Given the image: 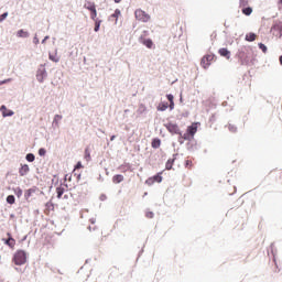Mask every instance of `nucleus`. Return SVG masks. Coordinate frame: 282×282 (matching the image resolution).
<instances>
[{"label": "nucleus", "instance_id": "f257e3e1", "mask_svg": "<svg viewBox=\"0 0 282 282\" xmlns=\"http://www.w3.org/2000/svg\"><path fill=\"white\" fill-rule=\"evenodd\" d=\"M238 58L241 65H250L252 63V50L243 46L238 53Z\"/></svg>", "mask_w": 282, "mask_h": 282}, {"label": "nucleus", "instance_id": "f03ea898", "mask_svg": "<svg viewBox=\"0 0 282 282\" xmlns=\"http://www.w3.org/2000/svg\"><path fill=\"white\" fill-rule=\"evenodd\" d=\"M12 263L14 265H25L28 263V252L22 249L17 250L12 257Z\"/></svg>", "mask_w": 282, "mask_h": 282}, {"label": "nucleus", "instance_id": "7ed1b4c3", "mask_svg": "<svg viewBox=\"0 0 282 282\" xmlns=\"http://www.w3.org/2000/svg\"><path fill=\"white\" fill-rule=\"evenodd\" d=\"M135 19L142 23H149L151 21V15L144 12L142 9H137L134 12Z\"/></svg>", "mask_w": 282, "mask_h": 282}, {"label": "nucleus", "instance_id": "20e7f679", "mask_svg": "<svg viewBox=\"0 0 282 282\" xmlns=\"http://www.w3.org/2000/svg\"><path fill=\"white\" fill-rule=\"evenodd\" d=\"M197 133V123H192L187 127V132L184 135H181V140H191Z\"/></svg>", "mask_w": 282, "mask_h": 282}, {"label": "nucleus", "instance_id": "39448f33", "mask_svg": "<svg viewBox=\"0 0 282 282\" xmlns=\"http://www.w3.org/2000/svg\"><path fill=\"white\" fill-rule=\"evenodd\" d=\"M213 61H215V54L209 53L203 56L200 61V66L203 69H208L209 65H213Z\"/></svg>", "mask_w": 282, "mask_h": 282}, {"label": "nucleus", "instance_id": "423d86ee", "mask_svg": "<svg viewBox=\"0 0 282 282\" xmlns=\"http://www.w3.org/2000/svg\"><path fill=\"white\" fill-rule=\"evenodd\" d=\"M162 183V172L161 173H158L156 175L152 176V177H149L147 181H145V184H148V186H153L154 183Z\"/></svg>", "mask_w": 282, "mask_h": 282}, {"label": "nucleus", "instance_id": "0eeeda50", "mask_svg": "<svg viewBox=\"0 0 282 282\" xmlns=\"http://www.w3.org/2000/svg\"><path fill=\"white\" fill-rule=\"evenodd\" d=\"M166 129L170 133H175L176 135L182 137V132L180 131V126H177V123H167Z\"/></svg>", "mask_w": 282, "mask_h": 282}, {"label": "nucleus", "instance_id": "6e6552de", "mask_svg": "<svg viewBox=\"0 0 282 282\" xmlns=\"http://www.w3.org/2000/svg\"><path fill=\"white\" fill-rule=\"evenodd\" d=\"M7 236L9 237L8 239H3L6 246L11 248V250H14V246H17V240L12 238V234L8 232Z\"/></svg>", "mask_w": 282, "mask_h": 282}, {"label": "nucleus", "instance_id": "1a4fd4ad", "mask_svg": "<svg viewBox=\"0 0 282 282\" xmlns=\"http://www.w3.org/2000/svg\"><path fill=\"white\" fill-rule=\"evenodd\" d=\"M45 76H47V73L45 72V68L39 69L36 73V79L39 83H43L45 80Z\"/></svg>", "mask_w": 282, "mask_h": 282}, {"label": "nucleus", "instance_id": "9d476101", "mask_svg": "<svg viewBox=\"0 0 282 282\" xmlns=\"http://www.w3.org/2000/svg\"><path fill=\"white\" fill-rule=\"evenodd\" d=\"M140 43H142V45H145V47H148V50H152L153 48V40L151 39H140Z\"/></svg>", "mask_w": 282, "mask_h": 282}, {"label": "nucleus", "instance_id": "9b49d317", "mask_svg": "<svg viewBox=\"0 0 282 282\" xmlns=\"http://www.w3.org/2000/svg\"><path fill=\"white\" fill-rule=\"evenodd\" d=\"M273 32H278L276 36H282V22L275 23L272 29Z\"/></svg>", "mask_w": 282, "mask_h": 282}, {"label": "nucleus", "instance_id": "f8f14e48", "mask_svg": "<svg viewBox=\"0 0 282 282\" xmlns=\"http://www.w3.org/2000/svg\"><path fill=\"white\" fill-rule=\"evenodd\" d=\"M0 111H2L3 118L14 116V112L12 110H8L6 106H1Z\"/></svg>", "mask_w": 282, "mask_h": 282}, {"label": "nucleus", "instance_id": "ddd939ff", "mask_svg": "<svg viewBox=\"0 0 282 282\" xmlns=\"http://www.w3.org/2000/svg\"><path fill=\"white\" fill-rule=\"evenodd\" d=\"M218 54L227 58V61H230V51H228V48H219Z\"/></svg>", "mask_w": 282, "mask_h": 282}, {"label": "nucleus", "instance_id": "4468645a", "mask_svg": "<svg viewBox=\"0 0 282 282\" xmlns=\"http://www.w3.org/2000/svg\"><path fill=\"white\" fill-rule=\"evenodd\" d=\"M113 184H120L121 182H124V176L122 174H116L112 176Z\"/></svg>", "mask_w": 282, "mask_h": 282}, {"label": "nucleus", "instance_id": "2eb2a0df", "mask_svg": "<svg viewBox=\"0 0 282 282\" xmlns=\"http://www.w3.org/2000/svg\"><path fill=\"white\" fill-rule=\"evenodd\" d=\"M19 173L22 177L28 175V173H30V166L28 164L22 165Z\"/></svg>", "mask_w": 282, "mask_h": 282}, {"label": "nucleus", "instance_id": "dca6fc26", "mask_svg": "<svg viewBox=\"0 0 282 282\" xmlns=\"http://www.w3.org/2000/svg\"><path fill=\"white\" fill-rule=\"evenodd\" d=\"M84 8L86 10H89V12H91V10H96V3L91 2V1H87V2H85Z\"/></svg>", "mask_w": 282, "mask_h": 282}, {"label": "nucleus", "instance_id": "f3484780", "mask_svg": "<svg viewBox=\"0 0 282 282\" xmlns=\"http://www.w3.org/2000/svg\"><path fill=\"white\" fill-rule=\"evenodd\" d=\"M17 36H19L20 39H28V36H30V33H28V31H23L22 29L18 31Z\"/></svg>", "mask_w": 282, "mask_h": 282}, {"label": "nucleus", "instance_id": "a211bd4d", "mask_svg": "<svg viewBox=\"0 0 282 282\" xmlns=\"http://www.w3.org/2000/svg\"><path fill=\"white\" fill-rule=\"evenodd\" d=\"M161 144H162V141L160 139H153L151 147L152 149H160Z\"/></svg>", "mask_w": 282, "mask_h": 282}, {"label": "nucleus", "instance_id": "6ab92c4d", "mask_svg": "<svg viewBox=\"0 0 282 282\" xmlns=\"http://www.w3.org/2000/svg\"><path fill=\"white\" fill-rule=\"evenodd\" d=\"M245 39H246V41H248L249 43H252V41H257V34H254V33H248Z\"/></svg>", "mask_w": 282, "mask_h": 282}, {"label": "nucleus", "instance_id": "aec40b11", "mask_svg": "<svg viewBox=\"0 0 282 282\" xmlns=\"http://www.w3.org/2000/svg\"><path fill=\"white\" fill-rule=\"evenodd\" d=\"M169 109V102H162L158 106V111H166Z\"/></svg>", "mask_w": 282, "mask_h": 282}, {"label": "nucleus", "instance_id": "412c9836", "mask_svg": "<svg viewBox=\"0 0 282 282\" xmlns=\"http://www.w3.org/2000/svg\"><path fill=\"white\" fill-rule=\"evenodd\" d=\"M120 10L119 9H117V10H115V13H112L111 15H110V19H115V23H118V18L120 17Z\"/></svg>", "mask_w": 282, "mask_h": 282}, {"label": "nucleus", "instance_id": "4be33fe9", "mask_svg": "<svg viewBox=\"0 0 282 282\" xmlns=\"http://www.w3.org/2000/svg\"><path fill=\"white\" fill-rule=\"evenodd\" d=\"M97 17H98V11H97L96 9H93V10L90 11V19H91L93 21H99V19H97Z\"/></svg>", "mask_w": 282, "mask_h": 282}, {"label": "nucleus", "instance_id": "5701e85b", "mask_svg": "<svg viewBox=\"0 0 282 282\" xmlns=\"http://www.w3.org/2000/svg\"><path fill=\"white\" fill-rule=\"evenodd\" d=\"M63 120V116L61 115H55L54 120H53V124H55V127H58V123Z\"/></svg>", "mask_w": 282, "mask_h": 282}, {"label": "nucleus", "instance_id": "b1692460", "mask_svg": "<svg viewBox=\"0 0 282 282\" xmlns=\"http://www.w3.org/2000/svg\"><path fill=\"white\" fill-rule=\"evenodd\" d=\"M173 162H175V160H173V159L167 160V162L165 164L166 171H171V169H173Z\"/></svg>", "mask_w": 282, "mask_h": 282}, {"label": "nucleus", "instance_id": "393cba45", "mask_svg": "<svg viewBox=\"0 0 282 282\" xmlns=\"http://www.w3.org/2000/svg\"><path fill=\"white\" fill-rule=\"evenodd\" d=\"M242 14H245L246 17H250V14H252V8L250 7L243 8Z\"/></svg>", "mask_w": 282, "mask_h": 282}, {"label": "nucleus", "instance_id": "a878e982", "mask_svg": "<svg viewBox=\"0 0 282 282\" xmlns=\"http://www.w3.org/2000/svg\"><path fill=\"white\" fill-rule=\"evenodd\" d=\"M94 22H95V29H94L95 32H99L102 20H94Z\"/></svg>", "mask_w": 282, "mask_h": 282}, {"label": "nucleus", "instance_id": "bb28decb", "mask_svg": "<svg viewBox=\"0 0 282 282\" xmlns=\"http://www.w3.org/2000/svg\"><path fill=\"white\" fill-rule=\"evenodd\" d=\"M57 198L61 199L63 197V193H65V189L63 187L56 188Z\"/></svg>", "mask_w": 282, "mask_h": 282}, {"label": "nucleus", "instance_id": "cd10ccee", "mask_svg": "<svg viewBox=\"0 0 282 282\" xmlns=\"http://www.w3.org/2000/svg\"><path fill=\"white\" fill-rule=\"evenodd\" d=\"M84 158H85V160H87V162H89V160H91V153L89 152L88 148L85 149Z\"/></svg>", "mask_w": 282, "mask_h": 282}, {"label": "nucleus", "instance_id": "c85d7f7f", "mask_svg": "<svg viewBox=\"0 0 282 282\" xmlns=\"http://www.w3.org/2000/svg\"><path fill=\"white\" fill-rule=\"evenodd\" d=\"M258 45H259V48L263 52V54L268 52V46H265V44L259 43Z\"/></svg>", "mask_w": 282, "mask_h": 282}, {"label": "nucleus", "instance_id": "c756f323", "mask_svg": "<svg viewBox=\"0 0 282 282\" xmlns=\"http://www.w3.org/2000/svg\"><path fill=\"white\" fill-rule=\"evenodd\" d=\"M14 202H15L14 195H9V196L7 197V203H8V204H14Z\"/></svg>", "mask_w": 282, "mask_h": 282}, {"label": "nucleus", "instance_id": "7c9ffc66", "mask_svg": "<svg viewBox=\"0 0 282 282\" xmlns=\"http://www.w3.org/2000/svg\"><path fill=\"white\" fill-rule=\"evenodd\" d=\"M34 160H35L34 154H32V153L26 154V161L28 162H34Z\"/></svg>", "mask_w": 282, "mask_h": 282}, {"label": "nucleus", "instance_id": "2f4dec72", "mask_svg": "<svg viewBox=\"0 0 282 282\" xmlns=\"http://www.w3.org/2000/svg\"><path fill=\"white\" fill-rule=\"evenodd\" d=\"M45 207L47 208V210H54V204L52 202L46 203Z\"/></svg>", "mask_w": 282, "mask_h": 282}, {"label": "nucleus", "instance_id": "473e14b6", "mask_svg": "<svg viewBox=\"0 0 282 282\" xmlns=\"http://www.w3.org/2000/svg\"><path fill=\"white\" fill-rule=\"evenodd\" d=\"M145 217H147L148 219H153V217H155V214H153V212H147V213H145Z\"/></svg>", "mask_w": 282, "mask_h": 282}, {"label": "nucleus", "instance_id": "72a5a7b5", "mask_svg": "<svg viewBox=\"0 0 282 282\" xmlns=\"http://www.w3.org/2000/svg\"><path fill=\"white\" fill-rule=\"evenodd\" d=\"M239 6L240 8H246V6H248V0H240Z\"/></svg>", "mask_w": 282, "mask_h": 282}, {"label": "nucleus", "instance_id": "f704fd0d", "mask_svg": "<svg viewBox=\"0 0 282 282\" xmlns=\"http://www.w3.org/2000/svg\"><path fill=\"white\" fill-rule=\"evenodd\" d=\"M50 61H53V63H58V58L52 54L48 55Z\"/></svg>", "mask_w": 282, "mask_h": 282}, {"label": "nucleus", "instance_id": "c9c22d12", "mask_svg": "<svg viewBox=\"0 0 282 282\" xmlns=\"http://www.w3.org/2000/svg\"><path fill=\"white\" fill-rule=\"evenodd\" d=\"M229 131H231V133H236L237 132V127L229 124L228 126Z\"/></svg>", "mask_w": 282, "mask_h": 282}, {"label": "nucleus", "instance_id": "e433bc0d", "mask_svg": "<svg viewBox=\"0 0 282 282\" xmlns=\"http://www.w3.org/2000/svg\"><path fill=\"white\" fill-rule=\"evenodd\" d=\"M6 19H8V12H4L3 14L0 15V23L2 21H6Z\"/></svg>", "mask_w": 282, "mask_h": 282}, {"label": "nucleus", "instance_id": "4c0bfd02", "mask_svg": "<svg viewBox=\"0 0 282 282\" xmlns=\"http://www.w3.org/2000/svg\"><path fill=\"white\" fill-rule=\"evenodd\" d=\"M46 153H47V151L45 149H43V148H41L39 150V155H41V156L45 155Z\"/></svg>", "mask_w": 282, "mask_h": 282}, {"label": "nucleus", "instance_id": "58836bf2", "mask_svg": "<svg viewBox=\"0 0 282 282\" xmlns=\"http://www.w3.org/2000/svg\"><path fill=\"white\" fill-rule=\"evenodd\" d=\"M185 164H186V167H187V169H191V166H193V161L187 160V161L185 162Z\"/></svg>", "mask_w": 282, "mask_h": 282}, {"label": "nucleus", "instance_id": "ea45409f", "mask_svg": "<svg viewBox=\"0 0 282 282\" xmlns=\"http://www.w3.org/2000/svg\"><path fill=\"white\" fill-rule=\"evenodd\" d=\"M166 98H167L169 102H174L173 101V99H174L173 95H167Z\"/></svg>", "mask_w": 282, "mask_h": 282}, {"label": "nucleus", "instance_id": "a19ab883", "mask_svg": "<svg viewBox=\"0 0 282 282\" xmlns=\"http://www.w3.org/2000/svg\"><path fill=\"white\" fill-rule=\"evenodd\" d=\"M75 169H83V163L82 162H77V164L75 165Z\"/></svg>", "mask_w": 282, "mask_h": 282}, {"label": "nucleus", "instance_id": "79ce46f5", "mask_svg": "<svg viewBox=\"0 0 282 282\" xmlns=\"http://www.w3.org/2000/svg\"><path fill=\"white\" fill-rule=\"evenodd\" d=\"M12 79H4V80H2V82H0V85H6V83H10Z\"/></svg>", "mask_w": 282, "mask_h": 282}, {"label": "nucleus", "instance_id": "37998d69", "mask_svg": "<svg viewBox=\"0 0 282 282\" xmlns=\"http://www.w3.org/2000/svg\"><path fill=\"white\" fill-rule=\"evenodd\" d=\"M170 109L171 110L175 109V102L174 101L170 102Z\"/></svg>", "mask_w": 282, "mask_h": 282}, {"label": "nucleus", "instance_id": "c03bdc74", "mask_svg": "<svg viewBox=\"0 0 282 282\" xmlns=\"http://www.w3.org/2000/svg\"><path fill=\"white\" fill-rule=\"evenodd\" d=\"M33 42H34L35 45H39V37L35 36V37L33 39Z\"/></svg>", "mask_w": 282, "mask_h": 282}, {"label": "nucleus", "instance_id": "a18cd8bd", "mask_svg": "<svg viewBox=\"0 0 282 282\" xmlns=\"http://www.w3.org/2000/svg\"><path fill=\"white\" fill-rule=\"evenodd\" d=\"M47 39H50L48 35H46V36L43 39L42 43H45V42L47 41Z\"/></svg>", "mask_w": 282, "mask_h": 282}, {"label": "nucleus", "instance_id": "49530a36", "mask_svg": "<svg viewBox=\"0 0 282 282\" xmlns=\"http://www.w3.org/2000/svg\"><path fill=\"white\" fill-rule=\"evenodd\" d=\"M110 140H111V142H113V141L116 140V135H112V137L110 138Z\"/></svg>", "mask_w": 282, "mask_h": 282}, {"label": "nucleus", "instance_id": "de8ad7c7", "mask_svg": "<svg viewBox=\"0 0 282 282\" xmlns=\"http://www.w3.org/2000/svg\"><path fill=\"white\" fill-rule=\"evenodd\" d=\"M115 3H120L122 0H113Z\"/></svg>", "mask_w": 282, "mask_h": 282}, {"label": "nucleus", "instance_id": "09e8293b", "mask_svg": "<svg viewBox=\"0 0 282 282\" xmlns=\"http://www.w3.org/2000/svg\"><path fill=\"white\" fill-rule=\"evenodd\" d=\"M28 193L29 196L32 195V189H29Z\"/></svg>", "mask_w": 282, "mask_h": 282}, {"label": "nucleus", "instance_id": "8fccbe9b", "mask_svg": "<svg viewBox=\"0 0 282 282\" xmlns=\"http://www.w3.org/2000/svg\"><path fill=\"white\" fill-rule=\"evenodd\" d=\"M23 192L21 191V189H19V192H18V195H21Z\"/></svg>", "mask_w": 282, "mask_h": 282}, {"label": "nucleus", "instance_id": "3c124183", "mask_svg": "<svg viewBox=\"0 0 282 282\" xmlns=\"http://www.w3.org/2000/svg\"><path fill=\"white\" fill-rule=\"evenodd\" d=\"M23 192L21 191V189H19V192H18V195H21Z\"/></svg>", "mask_w": 282, "mask_h": 282}, {"label": "nucleus", "instance_id": "603ef678", "mask_svg": "<svg viewBox=\"0 0 282 282\" xmlns=\"http://www.w3.org/2000/svg\"><path fill=\"white\" fill-rule=\"evenodd\" d=\"M280 64L282 65V55L280 56Z\"/></svg>", "mask_w": 282, "mask_h": 282}, {"label": "nucleus", "instance_id": "864d4df0", "mask_svg": "<svg viewBox=\"0 0 282 282\" xmlns=\"http://www.w3.org/2000/svg\"><path fill=\"white\" fill-rule=\"evenodd\" d=\"M280 3L282 4V0H280Z\"/></svg>", "mask_w": 282, "mask_h": 282}]
</instances>
